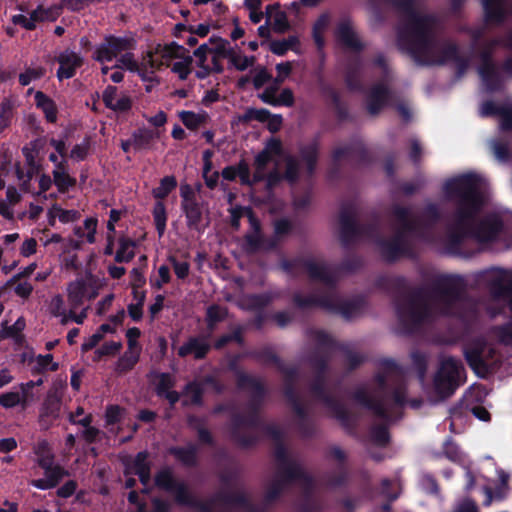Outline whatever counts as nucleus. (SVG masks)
I'll use <instances>...</instances> for the list:
<instances>
[{
	"label": "nucleus",
	"instance_id": "obj_19",
	"mask_svg": "<svg viewBox=\"0 0 512 512\" xmlns=\"http://www.w3.org/2000/svg\"><path fill=\"white\" fill-rule=\"evenodd\" d=\"M266 23L269 24L274 31L285 32L289 23L286 13L278 5H269L265 10Z\"/></svg>",
	"mask_w": 512,
	"mask_h": 512
},
{
	"label": "nucleus",
	"instance_id": "obj_26",
	"mask_svg": "<svg viewBox=\"0 0 512 512\" xmlns=\"http://www.w3.org/2000/svg\"><path fill=\"white\" fill-rule=\"evenodd\" d=\"M174 385V380L169 374H160L156 379L157 392L161 396H165L171 404L178 401V394L175 391L170 390Z\"/></svg>",
	"mask_w": 512,
	"mask_h": 512
},
{
	"label": "nucleus",
	"instance_id": "obj_51",
	"mask_svg": "<svg viewBox=\"0 0 512 512\" xmlns=\"http://www.w3.org/2000/svg\"><path fill=\"white\" fill-rule=\"evenodd\" d=\"M330 18L328 14H322L315 22L313 27V36L315 39V42L319 47L323 45V39H322V33L325 31V29L329 25Z\"/></svg>",
	"mask_w": 512,
	"mask_h": 512
},
{
	"label": "nucleus",
	"instance_id": "obj_43",
	"mask_svg": "<svg viewBox=\"0 0 512 512\" xmlns=\"http://www.w3.org/2000/svg\"><path fill=\"white\" fill-rule=\"evenodd\" d=\"M245 213L247 214L250 225L252 229L254 230L253 234H249L246 237L247 246L250 250H255L259 247V241H260V235H259V223L252 215L251 211L246 209Z\"/></svg>",
	"mask_w": 512,
	"mask_h": 512
},
{
	"label": "nucleus",
	"instance_id": "obj_4",
	"mask_svg": "<svg viewBox=\"0 0 512 512\" xmlns=\"http://www.w3.org/2000/svg\"><path fill=\"white\" fill-rule=\"evenodd\" d=\"M155 486L173 496L174 502L179 506L197 509L199 512H213L212 505L218 503L214 497L210 501H202L195 497L188 484L179 479L169 466L158 470L154 476Z\"/></svg>",
	"mask_w": 512,
	"mask_h": 512
},
{
	"label": "nucleus",
	"instance_id": "obj_55",
	"mask_svg": "<svg viewBox=\"0 0 512 512\" xmlns=\"http://www.w3.org/2000/svg\"><path fill=\"white\" fill-rule=\"evenodd\" d=\"M491 149L493 151L495 158L499 162H506L510 159L511 153H510L509 147L506 143L492 141Z\"/></svg>",
	"mask_w": 512,
	"mask_h": 512
},
{
	"label": "nucleus",
	"instance_id": "obj_27",
	"mask_svg": "<svg viewBox=\"0 0 512 512\" xmlns=\"http://www.w3.org/2000/svg\"><path fill=\"white\" fill-rule=\"evenodd\" d=\"M479 74L487 91L496 89L501 83L499 74L489 62H484L483 66L479 69Z\"/></svg>",
	"mask_w": 512,
	"mask_h": 512
},
{
	"label": "nucleus",
	"instance_id": "obj_64",
	"mask_svg": "<svg viewBox=\"0 0 512 512\" xmlns=\"http://www.w3.org/2000/svg\"><path fill=\"white\" fill-rule=\"evenodd\" d=\"M185 400L186 403L198 404L200 402V390L199 385L195 383H191L187 385L185 390Z\"/></svg>",
	"mask_w": 512,
	"mask_h": 512
},
{
	"label": "nucleus",
	"instance_id": "obj_40",
	"mask_svg": "<svg viewBox=\"0 0 512 512\" xmlns=\"http://www.w3.org/2000/svg\"><path fill=\"white\" fill-rule=\"evenodd\" d=\"M97 228V220L95 218H87L83 227H76L75 235L81 239H85L88 243L95 242V234Z\"/></svg>",
	"mask_w": 512,
	"mask_h": 512
},
{
	"label": "nucleus",
	"instance_id": "obj_3",
	"mask_svg": "<svg viewBox=\"0 0 512 512\" xmlns=\"http://www.w3.org/2000/svg\"><path fill=\"white\" fill-rule=\"evenodd\" d=\"M430 20L427 18L413 16L408 28L400 34V45L404 47L406 37L412 39V45L408 50L416 57L423 60L426 64L444 63L451 55L454 54L453 49H449L444 57H436L442 47L431 41L427 34Z\"/></svg>",
	"mask_w": 512,
	"mask_h": 512
},
{
	"label": "nucleus",
	"instance_id": "obj_49",
	"mask_svg": "<svg viewBox=\"0 0 512 512\" xmlns=\"http://www.w3.org/2000/svg\"><path fill=\"white\" fill-rule=\"evenodd\" d=\"M154 221L156 229L161 236L166 228V210L162 202H158L154 206L153 210Z\"/></svg>",
	"mask_w": 512,
	"mask_h": 512
},
{
	"label": "nucleus",
	"instance_id": "obj_39",
	"mask_svg": "<svg viewBox=\"0 0 512 512\" xmlns=\"http://www.w3.org/2000/svg\"><path fill=\"white\" fill-rule=\"evenodd\" d=\"M392 485L393 482L388 478L381 481V494L387 499V501L381 505V510L383 512H390L392 509V502L397 500L400 496V489L393 492L391 491Z\"/></svg>",
	"mask_w": 512,
	"mask_h": 512
},
{
	"label": "nucleus",
	"instance_id": "obj_16",
	"mask_svg": "<svg viewBox=\"0 0 512 512\" xmlns=\"http://www.w3.org/2000/svg\"><path fill=\"white\" fill-rule=\"evenodd\" d=\"M498 115L501 130L512 129V103L498 106L492 102L483 103L480 107L481 116Z\"/></svg>",
	"mask_w": 512,
	"mask_h": 512
},
{
	"label": "nucleus",
	"instance_id": "obj_17",
	"mask_svg": "<svg viewBox=\"0 0 512 512\" xmlns=\"http://www.w3.org/2000/svg\"><path fill=\"white\" fill-rule=\"evenodd\" d=\"M44 475L45 478L32 480L31 485L40 490L52 489L56 487L68 473L63 467L57 464L45 470Z\"/></svg>",
	"mask_w": 512,
	"mask_h": 512
},
{
	"label": "nucleus",
	"instance_id": "obj_8",
	"mask_svg": "<svg viewBox=\"0 0 512 512\" xmlns=\"http://www.w3.org/2000/svg\"><path fill=\"white\" fill-rule=\"evenodd\" d=\"M134 45V41L127 37L108 36L104 42L99 44L94 51V59L102 64V74L106 75L111 69L107 63L118 58L122 52L130 50Z\"/></svg>",
	"mask_w": 512,
	"mask_h": 512
},
{
	"label": "nucleus",
	"instance_id": "obj_2",
	"mask_svg": "<svg viewBox=\"0 0 512 512\" xmlns=\"http://www.w3.org/2000/svg\"><path fill=\"white\" fill-rule=\"evenodd\" d=\"M282 165L286 166L285 178L294 181L297 178L296 161L283 151L279 140L272 138L255 158L253 182L266 178L271 186L280 179Z\"/></svg>",
	"mask_w": 512,
	"mask_h": 512
},
{
	"label": "nucleus",
	"instance_id": "obj_33",
	"mask_svg": "<svg viewBox=\"0 0 512 512\" xmlns=\"http://www.w3.org/2000/svg\"><path fill=\"white\" fill-rule=\"evenodd\" d=\"M180 119L183 124L189 129H196L207 122L208 115L204 111L192 112V111H182L180 114Z\"/></svg>",
	"mask_w": 512,
	"mask_h": 512
},
{
	"label": "nucleus",
	"instance_id": "obj_53",
	"mask_svg": "<svg viewBox=\"0 0 512 512\" xmlns=\"http://www.w3.org/2000/svg\"><path fill=\"white\" fill-rule=\"evenodd\" d=\"M33 387H35L34 381L18 385L16 392L20 397L21 406L24 407L33 400V394L31 393Z\"/></svg>",
	"mask_w": 512,
	"mask_h": 512
},
{
	"label": "nucleus",
	"instance_id": "obj_35",
	"mask_svg": "<svg viewBox=\"0 0 512 512\" xmlns=\"http://www.w3.org/2000/svg\"><path fill=\"white\" fill-rule=\"evenodd\" d=\"M298 42L296 36H290L287 39L271 41L268 43V48L275 55L282 56L289 50H295Z\"/></svg>",
	"mask_w": 512,
	"mask_h": 512
},
{
	"label": "nucleus",
	"instance_id": "obj_42",
	"mask_svg": "<svg viewBox=\"0 0 512 512\" xmlns=\"http://www.w3.org/2000/svg\"><path fill=\"white\" fill-rule=\"evenodd\" d=\"M14 104L11 100L5 99L0 103V132L4 131L11 123Z\"/></svg>",
	"mask_w": 512,
	"mask_h": 512
},
{
	"label": "nucleus",
	"instance_id": "obj_24",
	"mask_svg": "<svg viewBox=\"0 0 512 512\" xmlns=\"http://www.w3.org/2000/svg\"><path fill=\"white\" fill-rule=\"evenodd\" d=\"M387 89L383 85L374 87L367 98V109L370 114H376L387 101Z\"/></svg>",
	"mask_w": 512,
	"mask_h": 512
},
{
	"label": "nucleus",
	"instance_id": "obj_61",
	"mask_svg": "<svg viewBox=\"0 0 512 512\" xmlns=\"http://www.w3.org/2000/svg\"><path fill=\"white\" fill-rule=\"evenodd\" d=\"M0 405L4 408H13L17 405H21L20 397L16 390L9 391L0 395Z\"/></svg>",
	"mask_w": 512,
	"mask_h": 512
},
{
	"label": "nucleus",
	"instance_id": "obj_29",
	"mask_svg": "<svg viewBox=\"0 0 512 512\" xmlns=\"http://www.w3.org/2000/svg\"><path fill=\"white\" fill-rule=\"evenodd\" d=\"M222 176L226 180H234L239 177L243 184H251L249 167L245 162H240L237 166H229L223 169Z\"/></svg>",
	"mask_w": 512,
	"mask_h": 512
},
{
	"label": "nucleus",
	"instance_id": "obj_52",
	"mask_svg": "<svg viewBox=\"0 0 512 512\" xmlns=\"http://www.w3.org/2000/svg\"><path fill=\"white\" fill-rule=\"evenodd\" d=\"M32 23L34 24V28L36 27L37 22L45 21V20H53L56 17L55 9H44L39 6L29 15Z\"/></svg>",
	"mask_w": 512,
	"mask_h": 512
},
{
	"label": "nucleus",
	"instance_id": "obj_58",
	"mask_svg": "<svg viewBox=\"0 0 512 512\" xmlns=\"http://www.w3.org/2000/svg\"><path fill=\"white\" fill-rule=\"evenodd\" d=\"M155 137L154 132L143 129L139 130L137 133L133 135V144L142 149L148 145V143Z\"/></svg>",
	"mask_w": 512,
	"mask_h": 512
},
{
	"label": "nucleus",
	"instance_id": "obj_63",
	"mask_svg": "<svg viewBox=\"0 0 512 512\" xmlns=\"http://www.w3.org/2000/svg\"><path fill=\"white\" fill-rule=\"evenodd\" d=\"M371 439L375 445L384 446L389 444V433L386 428L379 427L371 432Z\"/></svg>",
	"mask_w": 512,
	"mask_h": 512
},
{
	"label": "nucleus",
	"instance_id": "obj_59",
	"mask_svg": "<svg viewBox=\"0 0 512 512\" xmlns=\"http://www.w3.org/2000/svg\"><path fill=\"white\" fill-rule=\"evenodd\" d=\"M44 71L41 68L27 69L19 75V82L22 86L29 85L32 81L39 79Z\"/></svg>",
	"mask_w": 512,
	"mask_h": 512
},
{
	"label": "nucleus",
	"instance_id": "obj_6",
	"mask_svg": "<svg viewBox=\"0 0 512 512\" xmlns=\"http://www.w3.org/2000/svg\"><path fill=\"white\" fill-rule=\"evenodd\" d=\"M484 280L488 283L490 292L499 305H509L512 312V287L511 275L501 268H491L483 273Z\"/></svg>",
	"mask_w": 512,
	"mask_h": 512
},
{
	"label": "nucleus",
	"instance_id": "obj_32",
	"mask_svg": "<svg viewBox=\"0 0 512 512\" xmlns=\"http://www.w3.org/2000/svg\"><path fill=\"white\" fill-rule=\"evenodd\" d=\"M337 37L341 43L350 48H358L359 40L349 22H343L337 30Z\"/></svg>",
	"mask_w": 512,
	"mask_h": 512
},
{
	"label": "nucleus",
	"instance_id": "obj_21",
	"mask_svg": "<svg viewBox=\"0 0 512 512\" xmlns=\"http://www.w3.org/2000/svg\"><path fill=\"white\" fill-rule=\"evenodd\" d=\"M488 353H490V350L486 346H476L465 350V356L468 363L477 372L487 368Z\"/></svg>",
	"mask_w": 512,
	"mask_h": 512
},
{
	"label": "nucleus",
	"instance_id": "obj_13",
	"mask_svg": "<svg viewBox=\"0 0 512 512\" xmlns=\"http://www.w3.org/2000/svg\"><path fill=\"white\" fill-rule=\"evenodd\" d=\"M59 69L57 76L60 80L72 78L76 70L81 67L83 58L80 54L72 50H65L58 56Z\"/></svg>",
	"mask_w": 512,
	"mask_h": 512
},
{
	"label": "nucleus",
	"instance_id": "obj_12",
	"mask_svg": "<svg viewBox=\"0 0 512 512\" xmlns=\"http://www.w3.org/2000/svg\"><path fill=\"white\" fill-rule=\"evenodd\" d=\"M102 100L107 108L116 112H127L132 105L131 98L124 92H119L114 86H107L102 94Z\"/></svg>",
	"mask_w": 512,
	"mask_h": 512
},
{
	"label": "nucleus",
	"instance_id": "obj_50",
	"mask_svg": "<svg viewBox=\"0 0 512 512\" xmlns=\"http://www.w3.org/2000/svg\"><path fill=\"white\" fill-rule=\"evenodd\" d=\"M124 417V410L117 405H111L106 408L105 423L106 426H114L121 423Z\"/></svg>",
	"mask_w": 512,
	"mask_h": 512
},
{
	"label": "nucleus",
	"instance_id": "obj_47",
	"mask_svg": "<svg viewBox=\"0 0 512 512\" xmlns=\"http://www.w3.org/2000/svg\"><path fill=\"white\" fill-rule=\"evenodd\" d=\"M231 64L239 71H244L254 63V57H248L241 53L232 51L229 56Z\"/></svg>",
	"mask_w": 512,
	"mask_h": 512
},
{
	"label": "nucleus",
	"instance_id": "obj_60",
	"mask_svg": "<svg viewBox=\"0 0 512 512\" xmlns=\"http://www.w3.org/2000/svg\"><path fill=\"white\" fill-rule=\"evenodd\" d=\"M122 344L117 341H110L103 344L99 349L96 350V355L98 358L102 356H110L115 355L121 349Z\"/></svg>",
	"mask_w": 512,
	"mask_h": 512
},
{
	"label": "nucleus",
	"instance_id": "obj_25",
	"mask_svg": "<svg viewBox=\"0 0 512 512\" xmlns=\"http://www.w3.org/2000/svg\"><path fill=\"white\" fill-rule=\"evenodd\" d=\"M483 6L486 18L489 21L499 22L506 14L505 0H483Z\"/></svg>",
	"mask_w": 512,
	"mask_h": 512
},
{
	"label": "nucleus",
	"instance_id": "obj_37",
	"mask_svg": "<svg viewBox=\"0 0 512 512\" xmlns=\"http://www.w3.org/2000/svg\"><path fill=\"white\" fill-rule=\"evenodd\" d=\"M291 483L284 481L283 477L277 475V478L269 485L265 492V502L268 504L275 502L283 493L285 486Z\"/></svg>",
	"mask_w": 512,
	"mask_h": 512
},
{
	"label": "nucleus",
	"instance_id": "obj_18",
	"mask_svg": "<svg viewBox=\"0 0 512 512\" xmlns=\"http://www.w3.org/2000/svg\"><path fill=\"white\" fill-rule=\"evenodd\" d=\"M80 218V213L75 209H63L61 206L55 204L47 211V219L50 226H55L58 220L62 224L73 223Z\"/></svg>",
	"mask_w": 512,
	"mask_h": 512
},
{
	"label": "nucleus",
	"instance_id": "obj_15",
	"mask_svg": "<svg viewBox=\"0 0 512 512\" xmlns=\"http://www.w3.org/2000/svg\"><path fill=\"white\" fill-rule=\"evenodd\" d=\"M210 48L207 44L200 45L195 51H194V57L196 58L197 66L200 68L196 75L198 78H205L209 75L211 72H221L223 70V67L219 61V59H216V57H212L211 64H207V57L210 53Z\"/></svg>",
	"mask_w": 512,
	"mask_h": 512
},
{
	"label": "nucleus",
	"instance_id": "obj_14",
	"mask_svg": "<svg viewBox=\"0 0 512 512\" xmlns=\"http://www.w3.org/2000/svg\"><path fill=\"white\" fill-rule=\"evenodd\" d=\"M185 48L177 45V44H170L166 45L164 47H160L157 49V51L149 55V62L151 63V66H171L179 57H181V54L184 53Z\"/></svg>",
	"mask_w": 512,
	"mask_h": 512
},
{
	"label": "nucleus",
	"instance_id": "obj_28",
	"mask_svg": "<svg viewBox=\"0 0 512 512\" xmlns=\"http://www.w3.org/2000/svg\"><path fill=\"white\" fill-rule=\"evenodd\" d=\"M250 119L267 122V127L271 132H276L282 125V117L280 115H270L267 110H250L248 112Z\"/></svg>",
	"mask_w": 512,
	"mask_h": 512
},
{
	"label": "nucleus",
	"instance_id": "obj_10",
	"mask_svg": "<svg viewBox=\"0 0 512 512\" xmlns=\"http://www.w3.org/2000/svg\"><path fill=\"white\" fill-rule=\"evenodd\" d=\"M68 301L70 308H77L85 299L95 296L93 290V279L91 276L78 278L71 282L67 287Z\"/></svg>",
	"mask_w": 512,
	"mask_h": 512
},
{
	"label": "nucleus",
	"instance_id": "obj_38",
	"mask_svg": "<svg viewBox=\"0 0 512 512\" xmlns=\"http://www.w3.org/2000/svg\"><path fill=\"white\" fill-rule=\"evenodd\" d=\"M191 65H192V57L184 50V53L181 54L171 66L172 71L178 75V77L182 80L186 79L188 75L191 73Z\"/></svg>",
	"mask_w": 512,
	"mask_h": 512
},
{
	"label": "nucleus",
	"instance_id": "obj_36",
	"mask_svg": "<svg viewBox=\"0 0 512 512\" xmlns=\"http://www.w3.org/2000/svg\"><path fill=\"white\" fill-rule=\"evenodd\" d=\"M182 208L184 210L188 226L193 229H198L202 219V213L199 205L195 201L187 202L186 204H182Z\"/></svg>",
	"mask_w": 512,
	"mask_h": 512
},
{
	"label": "nucleus",
	"instance_id": "obj_31",
	"mask_svg": "<svg viewBox=\"0 0 512 512\" xmlns=\"http://www.w3.org/2000/svg\"><path fill=\"white\" fill-rule=\"evenodd\" d=\"M52 174L54 183L60 192L67 191L75 184V180L67 173L63 163H57Z\"/></svg>",
	"mask_w": 512,
	"mask_h": 512
},
{
	"label": "nucleus",
	"instance_id": "obj_34",
	"mask_svg": "<svg viewBox=\"0 0 512 512\" xmlns=\"http://www.w3.org/2000/svg\"><path fill=\"white\" fill-rule=\"evenodd\" d=\"M35 103L38 108H40L47 118L48 121L54 122L57 118L56 108L51 99H49L45 94L38 91L35 93Z\"/></svg>",
	"mask_w": 512,
	"mask_h": 512
},
{
	"label": "nucleus",
	"instance_id": "obj_41",
	"mask_svg": "<svg viewBox=\"0 0 512 512\" xmlns=\"http://www.w3.org/2000/svg\"><path fill=\"white\" fill-rule=\"evenodd\" d=\"M140 353L141 352L127 349L117 361L116 370L119 372H125L132 369L138 362Z\"/></svg>",
	"mask_w": 512,
	"mask_h": 512
},
{
	"label": "nucleus",
	"instance_id": "obj_48",
	"mask_svg": "<svg viewBox=\"0 0 512 512\" xmlns=\"http://www.w3.org/2000/svg\"><path fill=\"white\" fill-rule=\"evenodd\" d=\"M326 485L330 488H338L344 486L348 482V472L344 467L340 468L338 473H330L326 476Z\"/></svg>",
	"mask_w": 512,
	"mask_h": 512
},
{
	"label": "nucleus",
	"instance_id": "obj_54",
	"mask_svg": "<svg viewBox=\"0 0 512 512\" xmlns=\"http://www.w3.org/2000/svg\"><path fill=\"white\" fill-rule=\"evenodd\" d=\"M35 363L40 371H56L58 369V363L53 361L51 354L36 356Z\"/></svg>",
	"mask_w": 512,
	"mask_h": 512
},
{
	"label": "nucleus",
	"instance_id": "obj_44",
	"mask_svg": "<svg viewBox=\"0 0 512 512\" xmlns=\"http://www.w3.org/2000/svg\"><path fill=\"white\" fill-rule=\"evenodd\" d=\"M177 185L176 179L173 176L164 177L160 185L153 189V196L157 199L165 198Z\"/></svg>",
	"mask_w": 512,
	"mask_h": 512
},
{
	"label": "nucleus",
	"instance_id": "obj_62",
	"mask_svg": "<svg viewBox=\"0 0 512 512\" xmlns=\"http://www.w3.org/2000/svg\"><path fill=\"white\" fill-rule=\"evenodd\" d=\"M279 84L280 83H277L275 79L273 83L265 88V90L259 95L263 102L271 105L274 104Z\"/></svg>",
	"mask_w": 512,
	"mask_h": 512
},
{
	"label": "nucleus",
	"instance_id": "obj_11",
	"mask_svg": "<svg viewBox=\"0 0 512 512\" xmlns=\"http://www.w3.org/2000/svg\"><path fill=\"white\" fill-rule=\"evenodd\" d=\"M69 421L81 427V435L87 442H94L100 435V430L92 426L93 416L85 413L82 407H77L74 412L69 413Z\"/></svg>",
	"mask_w": 512,
	"mask_h": 512
},
{
	"label": "nucleus",
	"instance_id": "obj_1",
	"mask_svg": "<svg viewBox=\"0 0 512 512\" xmlns=\"http://www.w3.org/2000/svg\"><path fill=\"white\" fill-rule=\"evenodd\" d=\"M485 188V180L472 173L449 179L443 186L448 199L459 201L453 218L455 227L462 232L471 231L482 243L497 239L502 230V221L498 215H491L474 227L476 214L483 203L481 194Z\"/></svg>",
	"mask_w": 512,
	"mask_h": 512
},
{
	"label": "nucleus",
	"instance_id": "obj_45",
	"mask_svg": "<svg viewBox=\"0 0 512 512\" xmlns=\"http://www.w3.org/2000/svg\"><path fill=\"white\" fill-rule=\"evenodd\" d=\"M210 43L214 44V47L210 48V53L213 54V57L218 59L219 57H229L233 50L229 47V42L222 38H210Z\"/></svg>",
	"mask_w": 512,
	"mask_h": 512
},
{
	"label": "nucleus",
	"instance_id": "obj_9",
	"mask_svg": "<svg viewBox=\"0 0 512 512\" xmlns=\"http://www.w3.org/2000/svg\"><path fill=\"white\" fill-rule=\"evenodd\" d=\"M134 45V41L127 37L108 36L104 42L99 44L94 51V59L102 64V74L106 75L111 69L107 63L118 58L122 52L130 50Z\"/></svg>",
	"mask_w": 512,
	"mask_h": 512
},
{
	"label": "nucleus",
	"instance_id": "obj_7",
	"mask_svg": "<svg viewBox=\"0 0 512 512\" xmlns=\"http://www.w3.org/2000/svg\"><path fill=\"white\" fill-rule=\"evenodd\" d=\"M461 363L452 357H443L440 368L434 378V388L441 398L450 396L460 378Z\"/></svg>",
	"mask_w": 512,
	"mask_h": 512
},
{
	"label": "nucleus",
	"instance_id": "obj_56",
	"mask_svg": "<svg viewBox=\"0 0 512 512\" xmlns=\"http://www.w3.org/2000/svg\"><path fill=\"white\" fill-rule=\"evenodd\" d=\"M199 450H169V452L175 455L187 466H194L197 462V452Z\"/></svg>",
	"mask_w": 512,
	"mask_h": 512
},
{
	"label": "nucleus",
	"instance_id": "obj_23",
	"mask_svg": "<svg viewBox=\"0 0 512 512\" xmlns=\"http://www.w3.org/2000/svg\"><path fill=\"white\" fill-rule=\"evenodd\" d=\"M214 501L229 507L242 509L248 504L249 498L244 492H218L214 495Z\"/></svg>",
	"mask_w": 512,
	"mask_h": 512
},
{
	"label": "nucleus",
	"instance_id": "obj_30",
	"mask_svg": "<svg viewBox=\"0 0 512 512\" xmlns=\"http://www.w3.org/2000/svg\"><path fill=\"white\" fill-rule=\"evenodd\" d=\"M135 256V242L128 238H120L115 253V261L119 263L130 262Z\"/></svg>",
	"mask_w": 512,
	"mask_h": 512
},
{
	"label": "nucleus",
	"instance_id": "obj_5",
	"mask_svg": "<svg viewBox=\"0 0 512 512\" xmlns=\"http://www.w3.org/2000/svg\"><path fill=\"white\" fill-rule=\"evenodd\" d=\"M290 450H275L278 462L277 474L286 482H300L306 494L310 495L315 488V480L302 466L289 458Z\"/></svg>",
	"mask_w": 512,
	"mask_h": 512
},
{
	"label": "nucleus",
	"instance_id": "obj_22",
	"mask_svg": "<svg viewBox=\"0 0 512 512\" xmlns=\"http://www.w3.org/2000/svg\"><path fill=\"white\" fill-rule=\"evenodd\" d=\"M208 349L209 345L204 339L191 338L179 348L178 354L182 357L193 355L199 359L205 356Z\"/></svg>",
	"mask_w": 512,
	"mask_h": 512
},
{
	"label": "nucleus",
	"instance_id": "obj_57",
	"mask_svg": "<svg viewBox=\"0 0 512 512\" xmlns=\"http://www.w3.org/2000/svg\"><path fill=\"white\" fill-rule=\"evenodd\" d=\"M37 456V463L44 471L54 467V456L50 453L51 450H34Z\"/></svg>",
	"mask_w": 512,
	"mask_h": 512
},
{
	"label": "nucleus",
	"instance_id": "obj_20",
	"mask_svg": "<svg viewBox=\"0 0 512 512\" xmlns=\"http://www.w3.org/2000/svg\"><path fill=\"white\" fill-rule=\"evenodd\" d=\"M32 170L33 168L25 174L18 164L12 165L10 170L5 167L0 168V189L5 185V178L15 177L18 181V185L24 191H29L28 184L32 178Z\"/></svg>",
	"mask_w": 512,
	"mask_h": 512
},
{
	"label": "nucleus",
	"instance_id": "obj_46",
	"mask_svg": "<svg viewBox=\"0 0 512 512\" xmlns=\"http://www.w3.org/2000/svg\"><path fill=\"white\" fill-rule=\"evenodd\" d=\"M112 68L126 69L131 72L140 73V68L137 62L135 61L133 55L127 52L116 59L115 64L112 66Z\"/></svg>",
	"mask_w": 512,
	"mask_h": 512
}]
</instances>
